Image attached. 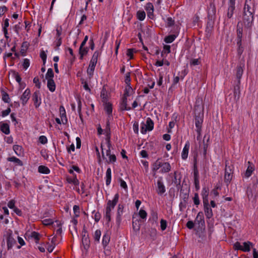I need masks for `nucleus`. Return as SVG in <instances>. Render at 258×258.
<instances>
[{"label": "nucleus", "mask_w": 258, "mask_h": 258, "mask_svg": "<svg viewBox=\"0 0 258 258\" xmlns=\"http://www.w3.org/2000/svg\"><path fill=\"white\" fill-rule=\"evenodd\" d=\"M30 95V90L27 88L23 93L21 97V100L22 101V104L23 105H25L28 100L29 99Z\"/></svg>", "instance_id": "obj_20"}, {"label": "nucleus", "mask_w": 258, "mask_h": 258, "mask_svg": "<svg viewBox=\"0 0 258 258\" xmlns=\"http://www.w3.org/2000/svg\"><path fill=\"white\" fill-rule=\"evenodd\" d=\"M240 84L236 82V84L234 86L233 94L234 96V99L237 101L240 98Z\"/></svg>", "instance_id": "obj_22"}, {"label": "nucleus", "mask_w": 258, "mask_h": 258, "mask_svg": "<svg viewBox=\"0 0 258 258\" xmlns=\"http://www.w3.org/2000/svg\"><path fill=\"white\" fill-rule=\"evenodd\" d=\"M101 231L99 229L96 230L95 231L94 235L93 236L95 241H96L97 242L99 241V239H100V236H101Z\"/></svg>", "instance_id": "obj_50"}, {"label": "nucleus", "mask_w": 258, "mask_h": 258, "mask_svg": "<svg viewBox=\"0 0 258 258\" xmlns=\"http://www.w3.org/2000/svg\"><path fill=\"white\" fill-rule=\"evenodd\" d=\"M38 172L41 173L47 174L49 173L50 170L47 167L45 166L40 165L38 167Z\"/></svg>", "instance_id": "obj_38"}, {"label": "nucleus", "mask_w": 258, "mask_h": 258, "mask_svg": "<svg viewBox=\"0 0 258 258\" xmlns=\"http://www.w3.org/2000/svg\"><path fill=\"white\" fill-rule=\"evenodd\" d=\"M42 223L45 225H50L53 223V221L51 219H45L42 221Z\"/></svg>", "instance_id": "obj_61"}, {"label": "nucleus", "mask_w": 258, "mask_h": 258, "mask_svg": "<svg viewBox=\"0 0 258 258\" xmlns=\"http://www.w3.org/2000/svg\"><path fill=\"white\" fill-rule=\"evenodd\" d=\"M109 241H110L109 235L107 233L105 234L103 236L102 242V245H103V246L104 247H106L107 246V245L108 244V243L109 242Z\"/></svg>", "instance_id": "obj_42"}, {"label": "nucleus", "mask_w": 258, "mask_h": 258, "mask_svg": "<svg viewBox=\"0 0 258 258\" xmlns=\"http://www.w3.org/2000/svg\"><path fill=\"white\" fill-rule=\"evenodd\" d=\"M104 109L106 112L108 114L107 118L111 119L112 116V104L110 103H105Z\"/></svg>", "instance_id": "obj_26"}, {"label": "nucleus", "mask_w": 258, "mask_h": 258, "mask_svg": "<svg viewBox=\"0 0 258 258\" xmlns=\"http://www.w3.org/2000/svg\"><path fill=\"white\" fill-rule=\"evenodd\" d=\"M11 108L8 107L7 109L2 111L1 116L4 117L8 115L11 112Z\"/></svg>", "instance_id": "obj_64"}, {"label": "nucleus", "mask_w": 258, "mask_h": 258, "mask_svg": "<svg viewBox=\"0 0 258 258\" xmlns=\"http://www.w3.org/2000/svg\"><path fill=\"white\" fill-rule=\"evenodd\" d=\"M257 183L258 180L257 178H256L255 180H253V181L252 187H251L250 186H249L247 188L246 195L249 201L254 199L253 197V194L255 192V189L256 187H257Z\"/></svg>", "instance_id": "obj_6"}, {"label": "nucleus", "mask_w": 258, "mask_h": 258, "mask_svg": "<svg viewBox=\"0 0 258 258\" xmlns=\"http://www.w3.org/2000/svg\"><path fill=\"white\" fill-rule=\"evenodd\" d=\"M40 56L42 59L43 65H45L46 61L47 58V55L45 53V51L43 50H42L40 54Z\"/></svg>", "instance_id": "obj_53"}, {"label": "nucleus", "mask_w": 258, "mask_h": 258, "mask_svg": "<svg viewBox=\"0 0 258 258\" xmlns=\"http://www.w3.org/2000/svg\"><path fill=\"white\" fill-rule=\"evenodd\" d=\"M195 223L198 224L199 227H202L205 226L204 214L202 212L198 213L195 219Z\"/></svg>", "instance_id": "obj_16"}, {"label": "nucleus", "mask_w": 258, "mask_h": 258, "mask_svg": "<svg viewBox=\"0 0 258 258\" xmlns=\"http://www.w3.org/2000/svg\"><path fill=\"white\" fill-rule=\"evenodd\" d=\"M60 116L61 118V121L63 124H66L67 122V118L66 115V111L64 108L61 106L59 108Z\"/></svg>", "instance_id": "obj_30"}, {"label": "nucleus", "mask_w": 258, "mask_h": 258, "mask_svg": "<svg viewBox=\"0 0 258 258\" xmlns=\"http://www.w3.org/2000/svg\"><path fill=\"white\" fill-rule=\"evenodd\" d=\"M210 140L209 136H207L205 135L204 137L203 142H204V154L206 155L207 152V149L208 147V142Z\"/></svg>", "instance_id": "obj_37"}, {"label": "nucleus", "mask_w": 258, "mask_h": 258, "mask_svg": "<svg viewBox=\"0 0 258 258\" xmlns=\"http://www.w3.org/2000/svg\"><path fill=\"white\" fill-rule=\"evenodd\" d=\"M31 236L35 239L36 243H38L40 234L38 232L35 231L32 232Z\"/></svg>", "instance_id": "obj_52"}, {"label": "nucleus", "mask_w": 258, "mask_h": 258, "mask_svg": "<svg viewBox=\"0 0 258 258\" xmlns=\"http://www.w3.org/2000/svg\"><path fill=\"white\" fill-rule=\"evenodd\" d=\"M110 119L109 118L107 119L106 124L105 128L104 129L105 133L106 134V137H111V131L110 127Z\"/></svg>", "instance_id": "obj_35"}, {"label": "nucleus", "mask_w": 258, "mask_h": 258, "mask_svg": "<svg viewBox=\"0 0 258 258\" xmlns=\"http://www.w3.org/2000/svg\"><path fill=\"white\" fill-rule=\"evenodd\" d=\"M135 51H136V50L134 48H130L127 50L126 55L130 59H132L133 58V53Z\"/></svg>", "instance_id": "obj_57"}, {"label": "nucleus", "mask_w": 258, "mask_h": 258, "mask_svg": "<svg viewBox=\"0 0 258 258\" xmlns=\"http://www.w3.org/2000/svg\"><path fill=\"white\" fill-rule=\"evenodd\" d=\"M202 196L203 197V203H208L209 188L208 187H204L203 188Z\"/></svg>", "instance_id": "obj_28"}, {"label": "nucleus", "mask_w": 258, "mask_h": 258, "mask_svg": "<svg viewBox=\"0 0 258 258\" xmlns=\"http://www.w3.org/2000/svg\"><path fill=\"white\" fill-rule=\"evenodd\" d=\"M73 211L74 214L75 215L76 217H78L79 216L80 214V207L79 206L75 205L73 207Z\"/></svg>", "instance_id": "obj_55"}, {"label": "nucleus", "mask_w": 258, "mask_h": 258, "mask_svg": "<svg viewBox=\"0 0 258 258\" xmlns=\"http://www.w3.org/2000/svg\"><path fill=\"white\" fill-rule=\"evenodd\" d=\"M133 91V89L131 87V85H127L125 89V92L124 93V97H126L127 96H129L130 95L131 92Z\"/></svg>", "instance_id": "obj_49"}, {"label": "nucleus", "mask_w": 258, "mask_h": 258, "mask_svg": "<svg viewBox=\"0 0 258 258\" xmlns=\"http://www.w3.org/2000/svg\"><path fill=\"white\" fill-rule=\"evenodd\" d=\"M0 130L6 135H9L10 133L9 125L2 121L0 122Z\"/></svg>", "instance_id": "obj_23"}, {"label": "nucleus", "mask_w": 258, "mask_h": 258, "mask_svg": "<svg viewBox=\"0 0 258 258\" xmlns=\"http://www.w3.org/2000/svg\"><path fill=\"white\" fill-rule=\"evenodd\" d=\"M111 180V170L110 168H108L106 172V184L109 185Z\"/></svg>", "instance_id": "obj_33"}, {"label": "nucleus", "mask_w": 258, "mask_h": 258, "mask_svg": "<svg viewBox=\"0 0 258 258\" xmlns=\"http://www.w3.org/2000/svg\"><path fill=\"white\" fill-rule=\"evenodd\" d=\"M100 53L99 51H95L91 59L89 67L87 69V73L90 76H92L95 70V66L96 65L98 57Z\"/></svg>", "instance_id": "obj_2"}, {"label": "nucleus", "mask_w": 258, "mask_h": 258, "mask_svg": "<svg viewBox=\"0 0 258 258\" xmlns=\"http://www.w3.org/2000/svg\"><path fill=\"white\" fill-rule=\"evenodd\" d=\"M253 13L250 12L243 11V24L244 27L247 29H251L253 25Z\"/></svg>", "instance_id": "obj_1"}, {"label": "nucleus", "mask_w": 258, "mask_h": 258, "mask_svg": "<svg viewBox=\"0 0 258 258\" xmlns=\"http://www.w3.org/2000/svg\"><path fill=\"white\" fill-rule=\"evenodd\" d=\"M13 150L18 156H20L23 153L22 147L18 145L13 146Z\"/></svg>", "instance_id": "obj_39"}, {"label": "nucleus", "mask_w": 258, "mask_h": 258, "mask_svg": "<svg viewBox=\"0 0 258 258\" xmlns=\"http://www.w3.org/2000/svg\"><path fill=\"white\" fill-rule=\"evenodd\" d=\"M137 17L139 20L143 21L145 18L146 13L143 11H139L137 12Z\"/></svg>", "instance_id": "obj_47"}, {"label": "nucleus", "mask_w": 258, "mask_h": 258, "mask_svg": "<svg viewBox=\"0 0 258 258\" xmlns=\"http://www.w3.org/2000/svg\"><path fill=\"white\" fill-rule=\"evenodd\" d=\"M160 226L162 231L165 230L167 227V221L165 220L161 219L160 221Z\"/></svg>", "instance_id": "obj_56"}, {"label": "nucleus", "mask_w": 258, "mask_h": 258, "mask_svg": "<svg viewBox=\"0 0 258 258\" xmlns=\"http://www.w3.org/2000/svg\"><path fill=\"white\" fill-rule=\"evenodd\" d=\"M67 181L69 183H73L75 185H78L79 184V181L77 178L76 175H75V177L73 178H68Z\"/></svg>", "instance_id": "obj_46"}, {"label": "nucleus", "mask_w": 258, "mask_h": 258, "mask_svg": "<svg viewBox=\"0 0 258 258\" xmlns=\"http://www.w3.org/2000/svg\"><path fill=\"white\" fill-rule=\"evenodd\" d=\"M204 106L200 101H197L195 106V116H204Z\"/></svg>", "instance_id": "obj_9"}, {"label": "nucleus", "mask_w": 258, "mask_h": 258, "mask_svg": "<svg viewBox=\"0 0 258 258\" xmlns=\"http://www.w3.org/2000/svg\"><path fill=\"white\" fill-rule=\"evenodd\" d=\"M193 170H194V179H199V171H198V167H197V157L195 156L194 157V160Z\"/></svg>", "instance_id": "obj_29"}, {"label": "nucleus", "mask_w": 258, "mask_h": 258, "mask_svg": "<svg viewBox=\"0 0 258 258\" xmlns=\"http://www.w3.org/2000/svg\"><path fill=\"white\" fill-rule=\"evenodd\" d=\"M208 21L207 22V27H206V31L210 33L212 31V29L213 28L214 23H215V20L214 18H208Z\"/></svg>", "instance_id": "obj_24"}, {"label": "nucleus", "mask_w": 258, "mask_h": 258, "mask_svg": "<svg viewBox=\"0 0 258 258\" xmlns=\"http://www.w3.org/2000/svg\"><path fill=\"white\" fill-rule=\"evenodd\" d=\"M162 178L160 177L157 182V192L158 194L162 195L163 194L165 191V187L161 181Z\"/></svg>", "instance_id": "obj_14"}, {"label": "nucleus", "mask_w": 258, "mask_h": 258, "mask_svg": "<svg viewBox=\"0 0 258 258\" xmlns=\"http://www.w3.org/2000/svg\"><path fill=\"white\" fill-rule=\"evenodd\" d=\"M244 67V61L243 60V62L240 61V63L236 68V77L237 81L236 82H238V84H240V79L241 78V77L243 74V68Z\"/></svg>", "instance_id": "obj_8"}, {"label": "nucleus", "mask_w": 258, "mask_h": 258, "mask_svg": "<svg viewBox=\"0 0 258 258\" xmlns=\"http://www.w3.org/2000/svg\"><path fill=\"white\" fill-rule=\"evenodd\" d=\"M209 9L208 12V18H214L215 19L216 16V7L215 5L211 3L209 6Z\"/></svg>", "instance_id": "obj_19"}, {"label": "nucleus", "mask_w": 258, "mask_h": 258, "mask_svg": "<svg viewBox=\"0 0 258 258\" xmlns=\"http://www.w3.org/2000/svg\"><path fill=\"white\" fill-rule=\"evenodd\" d=\"M204 116H195V125L197 127V132L198 133H200L202 131V123L203 122Z\"/></svg>", "instance_id": "obj_15"}, {"label": "nucleus", "mask_w": 258, "mask_h": 258, "mask_svg": "<svg viewBox=\"0 0 258 258\" xmlns=\"http://www.w3.org/2000/svg\"><path fill=\"white\" fill-rule=\"evenodd\" d=\"M124 207L123 205L119 204L118 206L117 213V220L120 221V216L123 213V210Z\"/></svg>", "instance_id": "obj_41"}, {"label": "nucleus", "mask_w": 258, "mask_h": 258, "mask_svg": "<svg viewBox=\"0 0 258 258\" xmlns=\"http://www.w3.org/2000/svg\"><path fill=\"white\" fill-rule=\"evenodd\" d=\"M47 86L51 92H53L55 90V84L53 79H49L47 80Z\"/></svg>", "instance_id": "obj_31"}, {"label": "nucleus", "mask_w": 258, "mask_h": 258, "mask_svg": "<svg viewBox=\"0 0 258 258\" xmlns=\"http://www.w3.org/2000/svg\"><path fill=\"white\" fill-rule=\"evenodd\" d=\"M254 5L253 0H246L245 2L243 11H245L246 12H250L252 13H254Z\"/></svg>", "instance_id": "obj_11"}, {"label": "nucleus", "mask_w": 258, "mask_h": 258, "mask_svg": "<svg viewBox=\"0 0 258 258\" xmlns=\"http://www.w3.org/2000/svg\"><path fill=\"white\" fill-rule=\"evenodd\" d=\"M167 25L168 27H171L174 25V20L172 19L171 17H168L167 19Z\"/></svg>", "instance_id": "obj_63"}, {"label": "nucleus", "mask_w": 258, "mask_h": 258, "mask_svg": "<svg viewBox=\"0 0 258 258\" xmlns=\"http://www.w3.org/2000/svg\"><path fill=\"white\" fill-rule=\"evenodd\" d=\"M190 147V143L186 142L181 153V158L183 160H186L188 157V150Z\"/></svg>", "instance_id": "obj_21"}, {"label": "nucleus", "mask_w": 258, "mask_h": 258, "mask_svg": "<svg viewBox=\"0 0 258 258\" xmlns=\"http://www.w3.org/2000/svg\"><path fill=\"white\" fill-rule=\"evenodd\" d=\"M2 100L5 103H9L10 102V97L9 94L5 92V91H2Z\"/></svg>", "instance_id": "obj_44"}, {"label": "nucleus", "mask_w": 258, "mask_h": 258, "mask_svg": "<svg viewBox=\"0 0 258 258\" xmlns=\"http://www.w3.org/2000/svg\"><path fill=\"white\" fill-rule=\"evenodd\" d=\"M176 37V36L174 34L169 35L164 38V41L167 43H172Z\"/></svg>", "instance_id": "obj_43"}, {"label": "nucleus", "mask_w": 258, "mask_h": 258, "mask_svg": "<svg viewBox=\"0 0 258 258\" xmlns=\"http://www.w3.org/2000/svg\"><path fill=\"white\" fill-rule=\"evenodd\" d=\"M151 218L154 222H156L158 220V214L156 212L152 211L151 214Z\"/></svg>", "instance_id": "obj_58"}, {"label": "nucleus", "mask_w": 258, "mask_h": 258, "mask_svg": "<svg viewBox=\"0 0 258 258\" xmlns=\"http://www.w3.org/2000/svg\"><path fill=\"white\" fill-rule=\"evenodd\" d=\"M162 172H168L171 170V166L168 162H164L162 164Z\"/></svg>", "instance_id": "obj_36"}, {"label": "nucleus", "mask_w": 258, "mask_h": 258, "mask_svg": "<svg viewBox=\"0 0 258 258\" xmlns=\"http://www.w3.org/2000/svg\"><path fill=\"white\" fill-rule=\"evenodd\" d=\"M13 76L15 78L16 81L20 85H22V83L21 82V78L20 76L18 73L16 72L15 71L13 72Z\"/></svg>", "instance_id": "obj_51"}, {"label": "nucleus", "mask_w": 258, "mask_h": 258, "mask_svg": "<svg viewBox=\"0 0 258 258\" xmlns=\"http://www.w3.org/2000/svg\"><path fill=\"white\" fill-rule=\"evenodd\" d=\"M205 215L208 219H210L213 216L212 209L209 206V202L203 203Z\"/></svg>", "instance_id": "obj_18"}, {"label": "nucleus", "mask_w": 258, "mask_h": 258, "mask_svg": "<svg viewBox=\"0 0 258 258\" xmlns=\"http://www.w3.org/2000/svg\"><path fill=\"white\" fill-rule=\"evenodd\" d=\"M88 50H89V48L87 47H83L81 48V46H80L79 48V53L86 55L87 54Z\"/></svg>", "instance_id": "obj_60"}, {"label": "nucleus", "mask_w": 258, "mask_h": 258, "mask_svg": "<svg viewBox=\"0 0 258 258\" xmlns=\"http://www.w3.org/2000/svg\"><path fill=\"white\" fill-rule=\"evenodd\" d=\"M232 171L230 166H228L227 164H226L225 169V176L224 179L225 181L229 183L232 178Z\"/></svg>", "instance_id": "obj_10"}, {"label": "nucleus", "mask_w": 258, "mask_h": 258, "mask_svg": "<svg viewBox=\"0 0 258 258\" xmlns=\"http://www.w3.org/2000/svg\"><path fill=\"white\" fill-rule=\"evenodd\" d=\"M7 160L9 161L13 162L16 163L18 165H19L21 166L23 165V162L21 160H20L19 158H17L16 157L13 156V157H9V158H8Z\"/></svg>", "instance_id": "obj_34"}, {"label": "nucleus", "mask_w": 258, "mask_h": 258, "mask_svg": "<svg viewBox=\"0 0 258 258\" xmlns=\"http://www.w3.org/2000/svg\"><path fill=\"white\" fill-rule=\"evenodd\" d=\"M162 162L160 161V159H157L153 165V170L156 171L158 170L162 166Z\"/></svg>", "instance_id": "obj_40"}, {"label": "nucleus", "mask_w": 258, "mask_h": 258, "mask_svg": "<svg viewBox=\"0 0 258 258\" xmlns=\"http://www.w3.org/2000/svg\"><path fill=\"white\" fill-rule=\"evenodd\" d=\"M228 8L227 10V17L228 19H230L232 18L234 11L235 9V1H228Z\"/></svg>", "instance_id": "obj_13"}, {"label": "nucleus", "mask_w": 258, "mask_h": 258, "mask_svg": "<svg viewBox=\"0 0 258 258\" xmlns=\"http://www.w3.org/2000/svg\"><path fill=\"white\" fill-rule=\"evenodd\" d=\"M39 91H38L35 92L32 96V100L34 101V106L36 108L39 107L41 103V98L39 97Z\"/></svg>", "instance_id": "obj_17"}, {"label": "nucleus", "mask_w": 258, "mask_h": 258, "mask_svg": "<svg viewBox=\"0 0 258 258\" xmlns=\"http://www.w3.org/2000/svg\"><path fill=\"white\" fill-rule=\"evenodd\" d=\"M119 194L116 193L114 197L113 200H108L107 203V206L106 208V214H111V211L113 209L118 202L119 200Z\"/></svg>", "instance_id": "obj_3"}, {"label": "nucleus", "mask_w": 258, "mask_h": 258, "mask_svg": "<svg viewBox=\"0 0 258 258\" xmlns=\"http://www.w3.org/2000/svg\"><path fill=\"white\" fill-rule=\"evenodd\" d=\"M194 204L198 206L200 204V200L199 197V195L198 193H195L194 195V197L193 198Z\"/></svg>", "instance_id": "obj_59"}, {"label": "nucleus", "mask_w": 258, "mask_h": 258, "mask_svg": "<svg viewBox=\"0 0 258 258\" xmlns=\"http://www.w3.org/2000/svg\"><path fill=\"white\" fill-rule=\"evenodd\" d=\"M120 109L121 110H130L131 109V107L127 106V98L123 97L121 102L120 103Z\"/></svg>", "instance_id": "obj_27"}, {"label": "nucleus", "mask_w": 258, "mask_h": 258, "mask_svg": "<svg viewBox=\"0 0 258 258\" xmlns=\"http://www.w3.org/2000/svg\"><path fill=\"white\" fill-rule=\"evenodd\" d=\"M16 238L17 235L16 234H13L12 231L7 233L6 235V239L8 250L11 249L14 245L16 244Z\"/></svg>", "instance_id": "obj_4"}, {"label": "nucleus", "mask_w": 258, "mask_h": 258, "mask_svg": "<svg viewBox=\"0 0 258 258\" xmlns=\"http://www.w3.org/2000/svg\"><path fill=\"white\" fill-rule=\"evenodd\" d=\"M139 214L142 219H146L147 214L144 210L141 209L139 211Z\"/></svg>", "instance_id": "obj_54"}, {"label": "nucleus", "mask_w": 258, "mask_h": 258, "mask_svg": "<svg viewBox=\"0 0 258 258\" xmlns=\"http://www.w3.org/2000/svg\"><path fill=\"white\" fill-rule=\"evenodd\" d=\"M247 163L248 164V166L247 168L245 171V176L246 177H249L252 174V173L253 172V171L254 170V165H253V164L251 162H250V161H248L247 162Z\"/></svg>", "instance_id": "obj_25"}, {"label": "nucleus", "mask_w": 258, "mask_h": 258, "mask_svg": "<svg viewBox=\"0 0 258 258\" xmlns=\"http://www.w3.org/2000/svg\"><path fill=\"white\" fill-rule=\"evenodd\" d=\"M101 147L102 149V158L104 160H105V162L107 163H114L116 161V156L114 154H111L110 149L106 150V155L108 157V160H107L104 155L102 145H101Z\"/></svg>", "instance_id": "obj_5"}, {"label": "nucleus", "mask_w": 258, "mask_h": 258, "mask_svg": "<svg viewBox=\"0 0 258 258\" xmlns=\"http://www.w3.org/2000/svg\"><path fill=\"white\" fill-rule=\"evenodd\" d=\"M242 23L240 22H238L236 26V44H240V42H242V38L243 35V27Z\"/></svg>", "instance_id": "obj_7"}, {"label": "nucleus", "mask_w": 258, "mask_h": 258, "mask_svg": "<svg viewBox=\"0 0 258 258\" xmlns=\"http://www.w3.org/2000/svg\"><path fill=\"white\" fill-rule=\"evenodd\" d=\"M187 201L181 202L179 205V210L180 211H183L186 207Z\"/></svg>", "instance_id": "obj_62"}, {"label": "nucleus", "mask_w": 258, "mask_h": 258, "mask_svg": "<svg viewBox=\"0 0 258 258\" xmlns=\"http://www.w3.org/2000/svg\"><path fill=\"white\" fill-rule=\"evenodd\" d=\"M146 128L148 131H152L154 128V122L150 117H148L146 120V123H145Z\"/></svg>", "instance_id": "obj_32"}, {"label": "nucleus", "mask_w": 258, "mask_h": 258, "mask_svg": "<svg viewBox=\"0 0 258 258\" xmlns=\"http://www.w3.org/2000/svg\"><path fill=\"white\" fill-rule=\"evenodd\" d=\"M82 242L84 249L86 250V252H87L90 245V240L89 235L82 234Z\"/></svg>", "instance_id": "obj_12"}, {"label": "nucleus", "mask_w": 258, "mask_h": 258, "mask_svg": "<svg viewBox=\"0 0 258 258\" xmlns=\"http://www.w3.org/2000/svg\"><path fill=\"white\" fill-rule=\"evenodd\" d=\"M54 77V73L53 70L51 68H49L47 70V72L45 75L46 79L48 80L49 79H53Z\"/></svg>", "instance_id": "obj_48"}, {"label": "nucleus", "mask_w": 258, "mask_h": 258, "mask_svg": "<svg viewBox=\"0 0 258 258\" xmlns=\"http://www.w3.org/2000/svg\"><path fill=\"white\" fill-rule=\"evenodd\" d=\"M252 245V243L247 241L243 243V246H242V251L245 252H248L250 250V246Z\"/></svg>", "instance_id": "obj_45"}]
</instances>
